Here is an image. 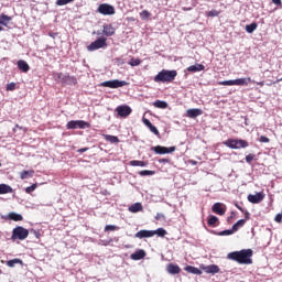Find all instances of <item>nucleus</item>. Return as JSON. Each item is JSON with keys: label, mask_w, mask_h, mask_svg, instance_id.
Masks as SVG:
<instances>
[{"label": "nucleus", "mask_w": 282, "mask_h": 282, "mask_svg": "<svg viewBox=\"0 0 282 282\" xmlns=\"http://www.w3.org/2000/svg\"><path fill=\"white\" fill-rule=\"evenodd\" d=\"M219 85H224V86H227V87H232V86H235V79L219 82Z\"/></svg>", "instance_id": "41"}, {"label": "nucleus", "mask_w": 282, "mask_h": 282, "mask_svg": "<svg viewBox=\"0 0 282 282\" xmlns=\"http://www.w3.org/2000/svg\"><path fill=\"white\" fill-rule=\"evenodd\" d=\"M155 235H158V237H164L166 235V229L158 228L156 230H152V237H155Z\"/></svg>", "instance_id": "33"}, {"label": "nucleus", "mask_w": 282, "mask_h": 282, "mask_svg": "<svg viewBox=\"0 0 282 282\" xmlns=\"http://www.w3.org/2000/svg\"><path fill=\"white\" fill-rule=\"evenodd\" d=\"M246 219H250V213L246 212Z\"/></svg>", "instance_id": "57"}, {"label": "nucleus", "mask_w": 282, "mask_h": 282, "mask_svg": "<svg viewBox=\"0 0 282 282\" xmlns=\"http://www.w3.org/2000/svg\"><path fill=\"white\" fill-rule=\"evenodd\" d=\"M140 63H142V61L140 58H132L130 62H129V65L131 67H138V65H140Z\"/></svg>", "instance_id": "40"}, {"label": "nucleus", "mask_w": 282, "mask_h": 282, "mask_svg": "<svg viewBox=\"0 0 282 282\" xmlns=\"http://www.w3.org/2000/svg\"><path fill=\"white\" fill-rule=\"evenodd\" d=\"M192 164H194V165L197 164V161H192Z\"/></svg>", "instance_id": "61"}, {"label": "nucleus", "mask_w": 282, "mask_h": 282, "mask_svg": "<svg viewBox=\"0 0 282 282\" xmlns=\"http://www.w3.org/2000/svg\"><path fill=\"white\" fill-rule=\"evenodd\" d=\"M145 257H147V251H144L143 249H139L138 251L130 254V259H132V261H140Z\"/></svg>", "instance_id": "14"}, {"label": "nucleus", "mask_w": 282, "mask_h": 282, "mask_svg": "<svg viewBox=\"0 0 282 282\" xmlns=\"http://www.w3.org/2000/svg\"><path fill=\"white\" fill-rule=\"evenodd\" d=\"M18 68L20 72H23L24 74H28L30 72V64L23 59L18 61Z\"/></svg>", "instance_id": "21"}, {"label": "nucleus", "mask_w": 282, "mask_h": 282, "mask_svg": "<svg viewBox=\"0 0 282 282\" xmlns=\"http://www.w3.org/2000/svg\"><path fill=\"white\" fill-rule=\"evenodd\" d=\"M116 111L120 118H127L128 116H131V107L129 106H118L116 108Z\"/></svg>", "instance_id": "11"}, {"label": "nucleus", "mask_w": 282, "mask_h": 282, "mask_svg": "<svg viewBox=\"0 0 282 282\" xmlns=\"http://www.w3.org/2000/svg\"><path fill=\"white\" fill-rule=\"evenodd\" d=\"M202 113H204V111H202L199 108H192L186 110V117L192 119L198 118V116H202Z\"/></svg>", "instance_id": "13"}, {"label": "nucleus", "mask_w": 282, "mask_h": 282, "mask_svg": "<svg viewBox=\"0 0 282 282\" xmlns=\"http://www.w3.org/2000/svg\"><path fill=\"white\" fill-rule=\"evenodd\" d=\"M14 89H17L15 83L7 84V91H14Z\"/></svg>", "instance_id": "45"}, {"label": "nucleus", "mask_w": 282, "mask_h": 282, "mask_svg": "<svg viewBox=\"0 0 282 282\" xmlns=\"http://www.w3.org/2000/svg\"><path fill=\"white\" fill-rule=\"evenodd\" d=\"M0 166H1V163H0Z\"/></svg>", "instance_id": "62"}, {"label": "nucleus", "mask_w": 282, "mask_h": 282, "mask_svg": "<svg viewBox=\"0 0 282 282\" xmlns=\"http://www.w3.org/2000/svg\"><path fill=\"white\" fill-rule=\"evenodd\" d=\"M67 129H89V122L84 120H72L66 124Z\"/></svg>", "instance_id": "8"}, {"label": "nucleus", "mask_w": 282, "mask_h": 282, "mask_svg": "<svg viewBox=\"0 0 282 282\" xmlns=\"http://www.w3.org/2000/svg\"><path fill=\"white\" fill-rule=\"evenodd\" d=\"M208 17H219V11L212 10V11L208 12Z\"/></svg>", "instance_id": "48"}, {"label": "nucleus", "mask_w": 282, "mask_h": 282, "mask_svg": "<svg viewBox=\"0 0 282 282\" xmlns=\"http://www.w3.org/2000/svg\"><path fill=\"white\" fill-rule=\"evenodd\" d=\"M152 151H154L156 155H166L169 153H174L175 147L166 148L162 145H156L152 148Z\"/></svg>", "instance_id": "9"}, {"label": "nucleus", "mask_w": 282, "mask_h": 282, "mask_svg": "<svg viewBox=\"0 0 282 282\" xmlns=\"http://www.w3.org/2000/svg\"><path fill=\"white\" fill-rule=\"evenodd\" d=\"M30 235V231L21 226L15 227L12 231V236L11 239H19L20 241H23L25 239H28Z\"/></svg>", "instance_id": "4"}, {"label": "nucleus", "mask_w": 282, "mask_h": 282, "mask_svg": "<svg viewBox=\"0 0 282 282\" xmlns=\"http://www.w3.org/2000/svg\"><path fill=\"white\" fill-rule=\"evenodd\" d=\"M104 138L106 142H110V144H118V142H120V139L116 135L105 134Z\"/></svg>", "instance_id": "25"}, {"label": "nucleus", "mask_w": 282, "mask_h": 282, "mask_svg": "<svg viewBox=\"0 0 282 282\" xmlns=\"http://www.w3.org/2000/svg\"><path fill=\"white\" fill-rule=\"evenodd\" d=\"M256 85H259L260 87H263V85H265L264 82H257Z\"/></svg>", "instance_id": "56"}, {"label": "nucleus", "mask_w": 282, "mask_h": 282, "mask_svg": "<svg viewBox=\"0 0 282 282\" xmlns=\"http://www.w3.org/2000/svg\"><path fill=\"white\" fill-rule=\"evenodd\" d=\"M64 85H76V78L69 76V75H65L64 74V79L62 82Z\"/></svg>", "instance_id": "27"}, {"label": "nucleus", "mask_w": 282, "mask_h": 282, "mask_svg": "<svg viewBox=\"0 0 282 282\" xmlns=\"http://www.w3.org/2000/svg\"><path fill=\"white\" fill-rule=\"evenodd\" d=\"M36 184H32L31 186L25 188V193H34L36 191Z\"/></svg>", "instance_id": "47"}, {"label": "nucleus", "mask_w": 282, "mask_h": 282, "mask_svg": "<svg viewBox=\"0 0 282 282\" xmlns=\"http://www.w3.org/2000/svg\"><path fill=\"white\" fill-rule=\"evenodd\" d=\"M102 47H107V39H97L95 42H91L87 50L88 52H96V50H102Z\"/></svg>", "instance_id": "7"}, {"label": "nucleus", "mask_w": 282, "mask_h": 282, "mask_svg": "<svg viewBox=\"0 0 282 282\" xmlns=\"http://www.w3.org/2000/svg\"><path fill=\"white\" fill-rule=\"evenodd\" d=\"M4 219H10L11 221H23V216L21 214L11 212L4 217Z\"/></svg>", "instance_id": "20"}, {"label": "nucleus", "mask_w": 282, "mask_h": 282, "mask_svg": "<svg viewBox=\"0 0 282 282\" xmlns=\"http://www.w3.org/2000/svg\"><path fill=\"white\" fill-rule=\"evenodd\" d=\"M17 129H21V127H19V124H15V127L13 128V131H17Z\"/></svg>", "instance_id": "58"}, {"label": "nucleus", "mask_w": 282, "mask_h": 282, "mask_svg": "<svg viewBox=\"0 0 282 282\" xmlns=\"http://www.w3.org/2000/svg\"><path fill=\"white\" fill-rule=\"evenodd\" d=\"M12 193V187L8 184H0V195H8Z\"/></svg>", "instance_id": "26"}, {"label": "nucleus", "mask_w": 282, "mask_h": 282, "mask_svg": "<svg viewBox=\"0 0 282 282\" xmlns=\"http://www.w3.org/2000/svg\"><path fill=\"white\" fill-rule=\"evenodd\" d=\"M155 219L156 221H162V219H165L164 214L158 213Z\"/></svg>", "instance_id": "50"}, {"label": "nucleus", "mask_w": 282, "mask_h": 282, "mask_svg": "<svg viewBox=\"0 0 282 282\" xmlns=\"http://www.w3.org/2000/svg\"><path fill=\"white\" fill-rule=\"evenodd\" d=\"M130 166H141V167H144V166H148V163L144 162V161L133 160V161H130Z\"/></svg>", "instance_id": "34"}, {"label": "nucleus", "mask_w": 282, "mask_h": 282, "mask_svg": "<svg viewBox=\"0 0 282 282\" xmlns=\"http://www.w3.org/2000/svg\"><path fill=\"white\" fill-rule=\"evenodd\" d=\"M113 230H118V227L115 226V225H107V226L105 227V231H106V232L113 231Z\"/></svg>", "instance_id": "46"}, {"label": "nucleus", "mask_w": 282, "mask_h": 282, "mask_svg": "<svg viewBox=\"0 0 282 282\" xmlns=\"http://www.w3.org/2000/svg\"><path fill=\"white\" fill-rule=\"evenodd\" d=\"M216 221H219V218H217V216H210L208 219V226H215Z\"/></svg>", "instance_id": "43"}, {"label": "nucleus", "mask_w": 282, "mask_h": 282, "mask_svg": "<svg viewBox=\"0 0 282 282\" xmlns=\"http://www.w3.org/2000/svg\"><path fill=\"white\" fill-rule=\"evenodd\" d=\"M166 272L169 274H180V272H182V269H180V265L177 264L169 263L166 265Z\"/></svg>", "instance_id": "18"}, {"label": "nucleus", "mask_w": 282, "mask_h": 282, "mask_svg": "<svg viewBox=\"0 0 282 282\" xmlns=\"http://www.w3.org/2000/svg\"><path fill=\"white\" fill-rule=\"evenodd\" d=\"M129 83L126 80L112 79L100 84V87H109V89H119V87H127Z\"/></svg>", "instance_id": "5"}, {"label": "nucleus", "mask_w": 282, "mask_h": 282, "mask_svg": "<svg viewBox=\"0 0 282 282\" xmlns=\"http://www.w3.org/2000/svg\"><path fill=\"white\" fill-rule=\"evenodd\" d=\"M140 17L143 21H147V19H149V17H151V13L148 11V10H143L141 13H140Z\"/></svg>", "instance_id": "42"}, {"label": "nucleus", "mask_w": 282, "mask_h": 282, "mask_svg": "<svg viewBox=\"0 0 282 282\" xmlns=\"http://www.w3.org/2000/svg\"><path fill=\"white\" fill-rule=\"evenodd\" d=\"M260 142L268 143V142H270V139L268 137L261 135L260 137Z\"/></svg>", "instance_id": "52"}, {"label": "nucleus", "mask_w": 282, "mask_h": 282, "mask_svg": "<svg viewBox=\"0 0 282 282\" xmlns=\"http://www.w3.org/2000/svg\"><path fill=\"white\" fill-rule=\"evenodd\" d=\"M74 0H56V6H67V3H72Z\"/></svg>", "instance_id": "44"}, {"label": "nucleus", "mask_w": 282, "mask_h": 282, "mask_svg": "<svg viewBox=\"0 0 282 282\" xmlns=\"http://www.w3.org/2000/svg\"><path fill=\"white\" fill-rule=\"evenodd\" d=\"M87 151H89L88 148H82V149L78 150V153H85V152H87Z\"/></svg>", "instance_id": "54"}, {"label": "nucleus", "mask_w": 282, "mask_h": 282, "mask_svg": "<svg viewBox=\"0 0 282 282\" xmlns=\"http://www.w3.org/2000/svg\"><path fill=\"white\" fill-rule=\"evenodd\" d=\"M10 21H12V18L10 15H6L4 13L0 15V25L8 28Z\"/></svg>", "instance_id": "23"}, {"label": "nucleus", "mask_w": 282, "mask_h": 282, "mask_svg": "<svg viewBox=\"0 0 282 282\" xmlns=\"http://www.w3.org/2000/svg\"><path fill=\"white\" fill-rule=\"evenodd\" d=\"M187 72H204V65L195 64L187 68Z\"/></svg>", "instance_id": "31"}, {"label": "nucleus", "mask_w": 282, "mask_h": 282, "mask_svg": "<svg viewBox=\"0 0 282 282\" xmlns=\"http://www.w3.org/2000/svg\"><path fill=\"white\" fill-rule=\"evenodd\" d=\"M102 34H105V36H113V34H116V29H113L111 24H105Z\"/></svg>", "instance_id": "22"}, {"label": "nucleus", "mask_w": 282, "mask_h": 282, "mask_svg": "<svg viewBox=\"0 0 282 282\" xmlns=\"http://www.w3.org/2000/svg\"><path fill=\"white\" fill-rule=\"evenodd\" d=\"M97 12H99V14H104V17H111L116 14V8L111 4L102 3L98 7Z\"/></svg>", "instance_id": "6"}, {"label": "nucleus", "mask_w": 282, "mask_h": 282, "mask_svg": "<svg viewBox=\"0 0 282 282\" xmlns=\"http://www.w3.org/2000/svg\"><path fill=\"white\" fill-rule=\"evenodd\" d=\"M177 77V70L162 69L154 77V83H173V79Z\"/></svg>", "instance_id": "2"}, {"label": "nucleus", "mask_w": 282, "mask_h": 282, "mask_svg": "<svg viewBox=\"0 0 282 282\" xmlns=\"http://www.w3.org/2000/svg\"><path fill=\"white\" fill-rule=\"evenodd\" d=\"M219 235H220V237H228L230 235H235V231H234L232 228L231 229H226V230L220 231Z\"/></svg>", "instance_id": "39"}, {"label": "nucleus", "mask_w": 282, "mask_h": 282, "mask_svg": "<svg viewBox=\"0 0 282 282\" xmlns=\"http://www.w3.org/2000/svg\"><path fill=\"white\" fill-rule=\"evenodd\" d=\"M53 78L54 80H56L57 83H63L64 78H65V74L63 73H54L53 74Z\"/></svg>", "instance_id": "37"}, {"label": "nucleus", "mask_w": 282, "mask_h": 282, "mask_svg": "<svg viewBox=\"0 0 282 282\" xmlns=\"http://www.w3.org/2000/svg\"><path fill=\"white\" fill-rule=\"evenodd\" d=\"M8 268H14L15 265H23V260L19 258H14L12 260L7 261Z\"/></svg>", "instance_id": "24"}, {"label": "nucleus", "mask_w": 282, "mask_h": 282, "mask_svg": "<svg viewBox=\"0 0 282 282\" xmlns=\"http://www.w3.org/2000/svg\"><path fill=\"white\" fill-rule=\"evenodd\" d=\"M236 206H237L238 210H241V213H243V208H241V206H239V205H236Z\"/></svg>", "instance_id": "59"}, {"label": "nucleus", "mask_w": 282, "mask_h": 282, "mask_svg": "<svg viewBox=\"0 0 282 282\" xmlns=\"http://www.w3.org/2000/svg\"><path fill=\"white\" fill-rule=\"evenodd\" d=\"M154 107H156L158 109H166V107H169V104H166V101L156 100L154 102Z\"/></svg>", "instance_id": "35"}, {"label": "nucleus", "mask_w": 282, "mask_h": 282, "mask_svg": "<svg viewBox=\"0 0 282 282\" xmlns=\"http://www.w3.org/2000/svg\"><path fill=\"white\" fill-rule=\"evenodd\" d=\"M34 175V170L31 171H22L20 173L21 180H28V177H32Z\"/></svg>", "instance_id": "32"}, {"label": "nucleus", "mask_w": 282, "mask_h": 282, "mask_svg": "<svg viewBox=\"0 0 282 282\" xmlns=\"http://www.w3.org/2000/svg\"><path fill=\"white\" fill-rule=\"evenodd\" d=\"M274 6H281V0H271Z\"/></svg>", "instance_id": "55"}, {"label": "nucleus", "mask_w": 282, "mask_h": 282, "mask_svg": "<svg viewBox=\"0 0 282 282\" xmlns=\"http://www.w3.org/2000/svg\"><path fill=\"white\" fill-rule=\"evenodd\" d=\"M252 160H254V154H248V155L246 156V162H247L248 164H250V162H252Z\"/></svg>", "instance_id": "49"}, {"label": "nucleus", "mask_w": 282, "mask_h": 282, "mask_svg": "<svg viewBox=\"0 0 282 282\" xmlns=\"http://www.w3.org/2000/svg\"><path fill=\"white\" fill-rule=\"evenodd\" d=\"M274 221H276V224H281V221H282V213H281V214H278V215L274 217Z\"/></svg>", "instance_id": "51"}, {"label": "nucleus", "mask_w": 282, "mask_h": 282, "mask_svg": "<svg viewBox=\"0 0 282 282\" xmlns=\"http://www.w3.org/2000/svg\"><path fill=\"white\" fill-rule=\"evenodd\" d=\"M258 25L257 23H251V24H247L246 25V32H248V34H252V32H254V30H257Z\"/></svg>", "instance_id": "36"}, {"label": "nucleus", "mask_w": 282, "mask_h": 282, "mask_svg": "<svg viewBox=\"0 0 282 282\" xmlns=\"http://www.w3.org/2000/svg\"><path fill=\"white\" fill-rule=\"evenodd\" d=\"M264 198H265V194H263V192H260L257 194H249L247 197L250 204H261V202H263Z\"/></svg>", "instance_id": "10"}, {"label": "nucleus", "mask_w": 282, "mask_h": 282, "mask_svg": "<svg viewBox=\"0 0 282 282\" xmlns=\"http://www.w3.org/2000/svg\"><path fill=\"white\" fill-rule=\"evenodd\" d=\"M134 237L137 239H147V238L153 237V232L152 230H140L134 235Z\"/></svg>", "instance_id": "19"}, {"label": "nucleus", "mask_w": 282, "mask_h": 282, "mask_svg": "<svg viewBox=\"0 0 282 282\" xmlns=\"http://www.w3.org/2000/svg\"><path fill=\"white\" fill-rule=\"evenodd\" d=\"M225 147L229 149H246L248 148V141L246 140H237V139H228L224 142Z\"/></svg>", "instance_id": "3"}, {"label": "nucleus", "mask_w": 282, "mask_h": 282, "mask_svg": "<svg viewBox=\"0 0 282 282\" xmlns=\"http://www.w3.org/2000/svg\"><path fill=\"white\" fill-rule=\"evenodd\" d=\"M142 210V203H134L129 207L130 213H141Z\"/></svg>", "instance_id": "28"}, {"label": "nucleus", "mask_w": 282, "mask_h": 282, "mask_svg": "<svg viewBox=\"0 0 282 282\" xmlns=\"http://www.w3.org/2000/svg\"><path fill=\"white\" fill-rule=\"evenodd\" d=\"M2 24H0V32H3V26H1Z\"/></svg>", "instance_id": "60"}, {"label": "nucleus", "mask_w": 282, "mask_h": 282, "mask_svg": "<svg viewBox=\"0 0 282 282\" xmlns=\"http://www.w3.org/2000/svg\"><path fill=\"white\" fill-rule=\"evenodd\" d=\"M203 270L206 272V274H219V265L217 264L204 267Z\"/></svg>", "instance_id": "17"}, {"label": "nucleus", "mask_w": 282, "mask_h": 282, "mask_svg": "<svg viewBox=\"0 0 282 282\" xmlns=\"http://www.w3.org/2000/svg\"><path fill=\"white\" fill-rule=\"evenodd\" d=\"M160 164H169L170 160L169 159H161L159 160Z\"/></svg>", "instance_id": "53"}, {"label": "nucleus", "mask_w": 282, "mask_h": 282, "mask_svg": "<svg viewBox=\"0 0 282 282\" xmlns=\"http://www.w3.org/2000/svg\"><path fill=\"white\" fill-rule=\"evenodd\" d=\"M139 175H140L141 177L155 175V171L143 170V171H140V172H139Z\"/></svg>", "instance_id": "38"}, {"label": "nucleus", "mask_w": 282, "mask_h": 282, "mask_svg": "<svg viewBox=\"0 0 282 282\" xmlns=\"http://www.w3.org/2000/svg\"><path fill=\"white\" fill-rule=\"evenodd\" d=\"M185 272H188L189 274H198V275L202 274V270L193 265L185 267Z\"/></svg>", "instance_id": "29"}, {"label": "nucleus", "mask_w": 282, "mask_h": 282, "mask_svg": "<svg viewBox=\"0 0 282 282\" xmlns=\"http://www.w3.org/2000/svg\"><path fill=\"white\" fill-rule=\"evenodd\" d=\"M142 122L145 124V127H148V129H150L151 133H154V135H160V130H158V128L153 126L149 119L143 118Z\"/></svg>", "instance_id": "15"}, {"label": "nucleus", "mask_w": 282, "mask_h": 282, "mask_svg": "<svg viewBox=\"0 0 282 282\" xmlns=\"http://www.w3.org/2000/svg\"><path fill=\"white\" fill-rule=\"evenodd\" d=\"M246 226V219H239L236 224L232 225V229L235 232L239 230V228H243Z\"/></svg>", "instance_id": "30"}, {"label": "nucleus", "mask_w": 282, "mask_h": 282, "mask_svg": "<svg viewBox=\"0 0 282 282\" xmlns=\"http://www.w3.org/2000/svg\"><path fill=\"white\" fill-rule=\"evenodd\" d=\"M213 213H216V215H226V209H224V204L221 203H215L212 207Z\"/></svg>", "instance_id": "16"}, {"label": "nucleus", "mask_w": 282, "mask_h": 282, "mask_svg": "<svg viewBox=\"0 0 282 282\" xmlns=\"http://www.w3.org/2000/svg\"><path fill=\"white\" fill-rule=\"evenodd\" d=\"M250 83H257V82L252 80V78L250 77L234 79V85L238 87H246L250 85Z\"/></svg>", "instance_id": "12"}, {"label": "nucleus", "mask_w": 282, "mask_h": 282, "mask_svg": "<svg viewBox=\"0 0 282 282\" xmlns=\"http://www.w3.org/2000/svg\"><path fill=\"white\" fill-rule=\"evenodd\" d=\"M227 259L236 261L241 265L252 264V249H242L240 251H234L227 254Z\"/></svg>", "instance_id": "1"}]
</instances>
